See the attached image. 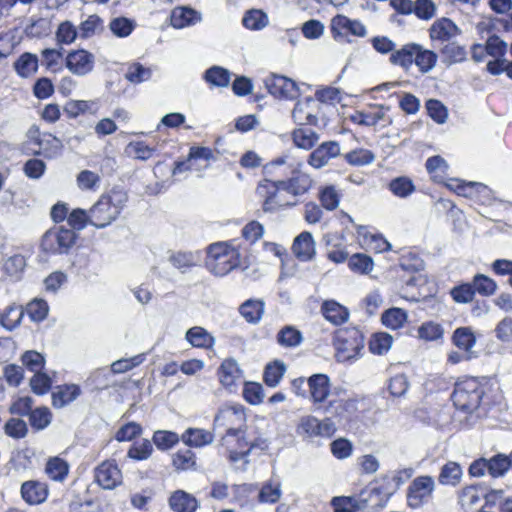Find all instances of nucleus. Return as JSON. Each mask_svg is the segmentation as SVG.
Returning a JSON list of instances; mask_svg holds the SVG:
<instances>
[{
  "label": "nucleus",
  "instance_id": "nucleus-1",
  "mask_svg": "<svg viewBox=\"0 0 512 512\" xmlns=\"http://www.w3.org/2000/svg\"><path fill=\"white\" fill-rule=\"evenodd\" d=\"M263 419L246 424V414L241 405L225 406L219 409L214 418L215 428H225L221 446L225 447L228 458L235 463L249 455L254 449L266 450L268 441L259 426Z\"/></svg>",
  "mask_w": 512,
  "mask_h": 512
},
{
  "label": "nucleus",
  "instance_id": "nucleus-2",
  "mask_svg": "<svg viewBox=\"0 0 512 512\" xmlns=\"http://www.w3.org/2000/svg\"><path fill=\"white\" fill-rule=\"evenodd\" d=\"M127 200L128 196L124 190L113 188L90 208L89 224L96 228L107 227L118 218Z\"/></svg>",
  "mask_w": 512,
  "mask_h": 512
},
{
  "label": "nucleus",
  "instance_id": "nucleus-3",
  "mask_svg": "<svg viewBox=\"0 0 512 512\" xmlns=\"http://www.w3.org/2000/svg\"><path fill=\"white\" fill-rule=\"evenodd\" d=\"M437 59L438 56L434 51L411 42L403 45L396 54L389 57V62L405 71H408L415 64L421 73L426 74L436 66Z\"/></svg>",
  "mask_w": 512,
  "mask_h": 512
},
{
  "label": "nucleus",
  "instance_id": "nucleus-4",
  "mask_svg": "<svg viewBox=\"0 0 512 512\" xmlns=\"http://www.w3.org/2000/svg\"><path fill=\"white\" fill-rule=\"evenodd\" d=\"M241 254L231 242H216L208 246L206 267L215 276H225L240 265Z\"/></svg>",
  "mask_w": 512,
  "mask_h": 512
},
{
  "label": "nucleus",
  "instance_id": "nucleus-5",
  "mask_svg": "<svg viewBox=\"0 0 512 512\" xmlns=\"http://www.w3.org/2000/svg\"><path fill=\"white\" fill-rule=\"evenodd\" d=\"M334 346L338 362L356 360L364 348V336L357 328L341 329L334 337Z\"/></svg>",
  "mask_w": 512,
  "mask_h": 512
},
{
  "label": "nucleus",
  "instance_id": "nucleus-6",
  "mask_svg": "<svg viewBox=\"0 0 512 512\" xmlns=\"http://www.w3.org/2000/svg\"><path fill=\"white\" fill-rule=\"evenodd\" d=\"M483 395L480 382L475 378H466L456 383L452 401L458 410L471 413L479 407Z\"/></svg>",
  "mask_w": 512,
  "mask_h": 512
},
{
  "label": "nucleus",
  "instance_id": "nucleus-7",
  "mask_svg": "<svg viewBox=\"0 0 512 512\" xmlns=\"http://www.w3.org/2000/svg\"><path fill=\"white\" fill-rule=\"evenodd\" d=\"M77 235L75 231L62 226L53 227L45 232L41 248L49 254H66L74 246Z\"/></svg>",
  "mask_w": 512,
  "mask_h": 512
},
{
  "label": "nucleus",
  "instance_id": "nucleus-8",
  "mask_svg": "<svg viewBox=\"0 0 512 512\" xmlns=\"http://www.w3.org/2000/svg\"><path fill=\"white\" fill-rule=\"evenodd\" d=\"M435 488V480L430 475L414 478L407 488V505L413 509L424 506L433 498Z\"/></svg>",
  "mask_w": 512,
  "mask_h": 512
},
{
  "label": "nucleus",
  "instance_id": "nucleus-9",
  "mask_svg": "<svg viewBox=\"0 0 512 512\" xmlns=\"http://www.w3.org/2000/svg\"><path fill=\"white\" fill-rule=\"evenodd\" d=\"M281 190L279 182L264 180L256 188V194L263 199L262 209L266 213H273L286 207H293L298 204V200L293 202H283L278 197V191Z\"/></svg>",
  "mask_w": 512,
  "mask_h": 512
},
{
  "label": "nucleus",
  "instance_id": "nucleus-10",
  "mask_svg": "<svg viewBox=\"0 0 512 512\" xmlns=\"http://www.w3.org/2000/svg\"><path fill=\"white\" fill-rule=\"evenodd\" d=\"M335 431V425L329 418L320 421L311 415L301 417L296 427L297 434L307 438L331 437Z\"/></svg>",
  "mask_w": 512,
  "mask_h": 512
},
{
  "label": "nucleus",
  "instance_id": "nucleus-11",
  "mask_svg": "<svg viewBox=\"0 0 512 512\" xmlns=\"http://www.w3.org/2000/svg\"><path fill=\"white\" fill-rule=\"evenodd\" d=\"M268 92L278 99L293 100L300 94L295 81L278 74H270L264 80Z\"/></svg>",
  "mask_w": 512,
  "mask_h": 512
},
{
  "label": "nucleus",
  "instance_id": "nucleus-12",
  "mask_svg": "<svg viewBox=\"0 0 512 512\" xmlns=\"http://www.w3.org/2000/svg\"><path fill=\"white\" fill-rule=\"evenodd\" d=\"M66 68L76 76H86L95 66V56L85 49L70 51L65 58Z\"/></svg>",
  "mask_w": 512,
  "mask_h": 512
},
{
  "label": "nucleus",
  "instance_id": "nucleus-13",
  "mask_svg": "<svg viewBox=\"0 0 512 512\" xmlns=\"http://www.w3.org/2000/svg\"><path fill=\"white\" fill-rule=\"evenodd\" d=\"M341 153L340 145L336 141H326L313 150L307 159V163L314 169H321L328 165L330 160Z\"/></svg>",
  "mask_w": 512,
  "mask_h": 512
},
{
  "label": "nucleus",
  "instance_id": "nucleus-14",
  "mask_svg": "<svg viewBox=\"0 0 512 512\" xmlns=\"http://www.w3.org/2000/svg\"><path fill=\"white\" fill-rule=\"evenodd\" d=\"M330 26L334 36L351 34L357 37H365L367 34V29L361 21L350 19L342 14L334 16Z\"/></svg>",
  "mask_w": 512,
  "mask_h": 512
},
{
  "label": "nucleus",
  "instance_id": "nucleus-15",
  "mask_svg": "<svg viewBox=\"0 0 512 512\" xmlns=\"http://www.w3.org/2000/svg\"><path fill=\"white\" fill-rule=\"evenodd\" d=\"M278 182L281 190L292 195L298 201L299 197L308 193L314 184L312 177L303 172H297L291 178Z\"/></svg>",
  "mask_w": 512,
  "mask_h": 512
},
{
  "label": "nucleus",
  "instance_id": "nucleus-16",
  "mask_svg": "<svg viewBox=\"0 0 512 512\" xmlns=\"http://www.w3.org/2000/svg\"><path fill=\"white\" fill-rule=\"evenodd\" d=\"M95 479L104 489H113L122 481V473L112 461H104L95 470Z\"/></svg>",
  "mask_w": 512,
  "mask_h": 512
},
{
  "label": "nucleus",
  "instance_id": "nucleus-17",
  "mask_svg": "<svg viewBox=\"0 0 512 512\" xmlns=\"http://www.w3.org/2000/svg\"><path fill=\"white\" fill-rule=\"evenodd\" d=\"M316 101L312 97L298 100L292 110V118L298 125H316Z\"/></svg>",
  "mask_w": 512,
  "mask_h": 512
},
{
  "label": "nucleus",
  "instance_id": "nucleus-18",
  "mask_svg": "<svg viewBox=\"0 0 512 512\" xmlns=\"http://www.w3.org/2000/svg\"><path fill=\"white\" fill-rule=\"evenodd\" d=\"M309 397L314 404L323 403L330 394V379L325 374H314L307 379Z\"/></svg>",
  "mask_w": 512,
  "mask_h": 512
},
{
  "label": "nucleus",
  "instance_id": "nucleus-19",
  "mask_svg": "<svg viewBox=\"0 0 512 512\" xmlns=\"http://www.w3.org/2000/svg\"><path fill=\"white\" fill-rule=\"evenodd\" d=\"M292 251L301 261H309L315 255V242L310 232L300 233L293 242Z\"/></svg>",
  "mask_w": 512,
  "mask_h": 512
},
{
  "label": "nucleus",
  "instance_id": "nucleus-20",
  "mask_svg": "<svg viewBox=\"0 0 512 512\" xmlns=\"http://www.w3.org/2000/svg\"><path fill=\"white\" fill-rule=\"evenodd\" d=\"M23 500L30 505L44 502L48 496L47 485L38 481H26L21 486Z\"/></svg>",
  "mask_w": 512,
  "mask_h": 512
},
{
  "label": "nucleus",
  "instance_id": "nucleus-21",
  "mask_svg": "<svg viewBox=\"0 0 512 512\" xmlns=\"http://www.w3.org/2000/svg\"><path fill=\"white\" fill-rule=\"evenodd\" d=\"M432 40L449 41L460 34L459 28L448 18L436 20L429 30Z\"/></svg>",
  "mask_w": 512,
  "mask_h": 512
},
{
  "label": "nucleus",
  "instance_id": "nucleus-22",
  "mask_svg": "<svg viewBox=\"0 0 512 512\" xmlns=\"http://www.w3.org/2000/svg\"><path fill=\"white\" fill-rule=\"evenodd\" d=\"M200 21L201 14L189 7H175L171 12V25L177 29L195 25Z\"/></svg>",
  "mask_w": 512,
  "mask_h": 512
},
{
  "label": "nucleus",
  "instance_id": "nucleus-23",
  "mask_svg": "<svg viewBox=\"0 0 512 512\" xmlns=\"http://www.w3.org/2000/svg\"><path fill=\"white\" fill-rule=\"evenodd\" d=\"M214 434L202 428H188L181 435V441L189 447L201 448L211 444Z\"/></svg>",
  "mask_w": 512,
  "mask_h": 512
},
{
  "label": "nucleus",
  "instance_id": "nucleus-24",
  "mask_svg": "<svg viewBox=\"0 0 512 512\" xmlns=\"http://www.w3.org/2000/svg\"><path fill=\"white\" fill-rule=\"evenodd\" d=\"M169 505L175 512H195L199 507L198 500L184 490H177L169 498Z\"/></svg>",
  "mask_w": 512,
  "mask_h": 512
},
{
  "label": "nucleus",
  "instance_id": "nucleus-25",
  "mask_svg": "<svg viewBox=\"0 0 512 512\" xmlns=\"http://www.w3.org/2000/svg\"><path fill=\"white\" fill-rule=\"evenodd\" d=\"M321 312L325 319L334 325H341L349 318L348 309L334 300L324 301Z\"/></svg>",
  "mask_w": 512,
  "mask_h": 512
},
{
  "label": "nucleus",
  "instance_id": "nucleus-26",
  "mask_svg": "<svg viewBox=\"0 0 512 512\" xmlns=\"http://www.w3.org/2000/svg\"><path fill=\"white\" fill-rule=\"evenodd\" d=\"M463 477V470L459 463L448 461L444 464L438 475V482L444 486L455 487L460 484Z\"/></svg>",
  "mask_w": 512,
  "mask_h": 512
},
{
  "label": "nucleus",
  "instance_id": "nucleus-27",
  "mask_svg": "<svg viewBox=\"0 0 512 512\" xmlns=\"http://www.w3.org/2000/svg\"><path fill=\"white\" fill-rule=\"evenodd\" d=\"M70 470V465L59 456L48 458L45 465V474L47 477L56 482H63Z\"/></svg>",
  "mask_w": 512,
  "mask_h": 512
},
{
  "label": "nucleus",
  "instance_id": "nucleus-28",
  "mask_svg": "<svg viewBox=\"0 0 512 512\" xmlns=\"http://www.w3.org/2000/svg\"><path fill=\"white\" fill-rule=\"evenodd\" d=\"M185 339L196 348L209 349L215 344V338L201 326L188 329L185 333Z\"/></svg>",
  "mask_w": 512,
  "mask_h": 512
},
{
  "label": "nucleus",
  "instance_id": "nucleus-29",
  "mask_svg": "<svg viewBox=\"0 0 512 512\" xmlns=\"http://www.w3.org/2000/svg\"><path fill=\"white\" fill-rule=\"evenodd\" d=\"M265 309V303L261 299H248L239 307L241 316L251 324L260 322Z\"/></svg>",
  "mask_w": 512,
  "mask_h": 512
},
{
  "label": "nucleus",
  "instance_id": "nucleus-30",
  "mask_svg": "<svg viewBox=\"0 0 512 512\" xmlns=\"http://www.w3.org/2000/svg\"><path fill=\"white\" fill-rule=\"evenodd\" d=\"M99 109L97 100H69L64 106V112L69 118H76L81 114H96Z\"/></svg>",
  "mask_w": 512,
  "mask_h": 512
},
{
  "label": "nucleus",
  "instance_id": "nucleus-31",
  "mask_svg": "<svg viewBox=\"0 0 512 512\" xmlns=\"http://www.w3.org/2000/svg\"><path fill=\"white\" fill-rule=\"evenodd\" d=\"M241 378V370L234 359H226L219 368V379L223 386L233 387Z\"/></svg>",
  "mask_w": 512,
  "mask_h": 512
},
{
  "label": "nucleus",
  "instance_id": "nucleus-32",
  "mask_svg": "<svg viewBox=\"0 0 512 512\" xmlns=\"http://www.w3.org/2000/svg\"><path fill=\"white\" fill-rule=\"evenodd\" d=\"M388 108L383 105H379L373 111L363 112L356 111L350 116L353 123L362 126H375L385 118V114Z\"/></svg>",
  "mask_w": 512,
  "mask_h": 512
},
{
  "label": "nucleus",
  "instance_id": "nucleus-33",
  "mask_svg": "<svg viewBox=\"0 0 512 512\" xmlns=\"http://www.w3.org/2000/svg\"><path fill=\"white\" fill-rule=\"evenodd\" d=\"M80 395V388L75 384L63 385L52 394V403L56 408H62L73 402Z\"/></svg>",
  "mask_w": 512,
  "mask_h": 512
},
{
  "label": "nucleus",
  "instance_id": "nucleus-34",
  "mask_svg": "<svg viewBox=\"0 0 512 512\" xmlns=\"http://www.w3.org/2000/svg\"><path fill=\"white\" fill-rule=\"evenodd\" d=\"M452 341L459 349L469 353L476 344V337L471 327H459L453 332Z\"/></svg>",
  "mask_w": 512,
  "mask_h": 512
},
{
  "label": "nucleus",
  "instance_id": "nucleus-35",
  "mask_svg": "<svg viewBox=\"0 0 512 512\" xmlns=\"http://www.w3.org/2000/svg\"><path fill=\"white\" fill-rule=\"evenodd\" d=\"M199 260V255L197 252H183L178 251L174 252L169 256V262L173 267L180 270L181 272H185L187 269L195 266Z\"/></svg>",
  "mask_w": 512,
  "mask_h": 512
},
{
  "label": "nucleus",
  "instance_id": "nucleus-36",
  "mask_svg": "<svg viewBox=\"0 0 512 512\" xmlns=\"http://www.w3.org/2000/svg\"><path fill=\"white\" fill-rule=\"evenodd\" d=\"M302 341L303 336L301 331L291 325L283 327L277 334V342L283 347H297Z\"/></svg>",
  "mask_w": 512,
  "mask_h": 512
},
{
  "label": "nucleus",
  "instance_id": "nucleus-37",
  "mask_svg": "<svg viewBox=\"0 0 512 512\" xmlns=\"http://www.w3.org/2000/svg\"><path fill=\"white\" fill-rule=\"evenodd\" d=\"M25 266V257L21 254H14L12 256L6 257L3 260L2 269L7 274V276L14 278L15 280H19Z\"/></svg>",
  "mask_w": 512,
  "mask_h": 512
},
{
  "label": "nucleus",
  "instance_id": "nucleus-38",
  "mask_svg": "<svg viewBox=\"0 0 512 512\" xmlns=\"http://www.w3.org/2000/svg\"><path fill=\"white\" fill-rule=\"evenodd\" d=\"M172 465L177 471L196 470V455L189 449L178 450L173 454Z\"/></svg>",
  "mask_w": 512,
  "mask_h": 512
},
{
  "label": "nucleus",
  "instance_id": "nucleus-39",
  "mask_svg": "<svg viewBox=\"0 0 512 512\" xmlns=\"http://www.w3.org/2000/svg\"><path fill=\"white\" fill-rule=\"evenodd\" d=\"M14 68L21 77H29L38 69V58L34 54L24 53L14 63Z\"/></svg>",
  "mask_w": 512,
  "mask_h": 512
},
{
  "label": "nucleus",
  "instance_id": "nucleus-40",
  "mask_svg": "<svg viewBox=\"0 0 512 512\" xmlns=\"http://www.w3.org/2000/svg\"><path fill=\"white\" fill-rule=\"evenodd\" d=\"M294 144L302 149H311L319 140V135L307 128L295 129L292 133Z\"/></svg>",
  "mask_w": 512,
  "mask_h": 512
},
{
  "label": "nucleus",
  "instance_id": "nucleus-41",
  "mask_svg": "<svg viewBox=\"0 0 512 512\" xmlns=\"http://www.w3.org/2000/svg\"><path fill=\"white\" fill-rule=\"evenodd\" d=\"M407 312L401 308H390L381 317L382 323L387 328L396 330L401 328L407 321Z\"/></svg>",
  "mask_w": 512,
  "mask_h": 512
},
{
  "label": "nucleus",
  "instance_id": "nucleus-42",
  "mask_svg": "<svg viewBox=\"0 0 512 512\" xmlns=\"http://www.w3.org/2000/svg\"><path fill=\"white\" fill-rule=\"evenodd\" d=\"M512 459L504 454H497L488 459V475L502 477L510 468Z\"/></svg>",
  "mask_w": 512,
  "mask_h": 512
},
{
  "label": "nucleus",
  "instance_id": "nucleus-43",
  "mask_svg": "<svg viewBox=\"0 0 512 512\" xmlns=\"http://www.w3.org/2000/svg\"><path fill=\"white\" fill-rule=\"evenodd\" d=\"M281 495V483L278 480H270L260 489L258 500L261 503L274 504L279 501Z\"/></svg>",
  "mask_w": 512,
  "mask_h": 512
},
{
  "label": "nucleus",
  "instance_id": "nucleus-44",
  "mask_svg": "<svg viewBox=\"0 0 512 512\" xmlns=\"http://www.w3.org/2000/svg\"><path fill=\"white\" fill-rule=\"evenodd\" d=\"M206 82L217 87H227L231 80V73L220 66H213L204 74Z\"/></svg>",
  "mask_w": 512,
  "mask_h": 512
},
{
  "label": "nucleus",
  "instance_id": "nucleus-45",
  "mask_svg": "<svg viewBox=\"0 0 512 512\" xmlns=\"http://www.w3.org/2000/svg\"><path fill=\"white\" fill-rule=\"evenodd\" d=\"M242 24L250 30H261L267 26L268 16L262 10L251 9L244 14Z\"/></svg>",
  "mask_w": 512,
  "mask_h": 512
},
{
  "label": "nucleus",
  "instance_id": "nucleus-46",
  "mask_svg": "<svg viewBox=\"0 0 512 512\" xmlns=\"http://www.w3.org/2000/svg\"><path fill=\"white\" fill-rule=\"evenodd\" d=\"M348 267L355 273L368 274L373 270L374 262L369 255L356 253L348 259Z\"/></svg>",
  "mask_w": 512,
  "mask_h": 512
},
{
  "label": "nucleus",
  "instance_id": "nucleus-47",
  "mask_svg": "<svg viewBox=\"0 0 512 512\" xmlns=\"http://www.w3.org/2000/svg\"><path fill=\"white\" fill-rule=\"evenodd\" d=\"M152 440L159 450L166 451L178 444L181 436L172 431L158 430L154 432Z\"/></svg>",
  "mask_w": 512,
  "mask_h": 512
},
{
  "label": "nucleus",
  "instance_id": "nucleus-48",
  "mask_svg": "<svg viewBox=\"0 0 512 512\" xmlns=\"http://www.w3.org/2000/svg\"><path fill=\"white\" fill-rule=\"evenodd\" d=\"M389 190L399 198H406L415 191V185L408 177H397L390 181Z\"/></svg>",
  "mask_w": 512,
  "mask_h": 512
},
{
  "label": "nucleus",
  "instance_id": "nucleus-49",
  "mask_svg": "<svg viewBox=\"0 0 512 512\" xmlns=\"http://www.w3.org/2000/svg\"><path fill=\"white\" fill-rule=\"evenodd\" d=\"M425 166L428 173L438 182L443 180L449 169L446 160L439 155L428 158Z\"/></svg>",
  "mask_w": 512,
  "mask_h": 512
},
{
  "label": "nucleus",
  "instance_id": "nucleus-50",
  "mask_svg": "<svg viewBox=\"0 0 512 512\" xmlns=\"http://www.w3.org/2000/svg\"><path fill=\"white\" fill-rule=\"evenodd\" d=\"M332 505L334 512H356L365 507V501L357 497H335Z\"/></svg>",
  "mask_w": 512,
  "mask_h": 512
},
{
  "label": "nucleus",
  "instance_id": "nucleus-51",
  "mask_svg": "<svg viewBox=\"0 0 512 512\" xmlns=\"http://www.w3.org/2000/svg\"><path fill=\"white\" fill-rule=\"evenodd\" d=\"M340 197V193L333 185L325 186L319 191L321 205L329 211H333L339 206Z\"/></svg>",
  "mask_w": 512,
  "mask_h": 512
},
{
  "label": "nucleus",
  "instance_id": "nucleus-52",
  "mask_svg": "<svg viewBox=\"0 0 512 512\" xmlns=\"http://www.w3.org/2000/svg\"><path fill=\"white\" fill-rule=\"evenodd\" d=\"M285 371L286 367L281 361L268 364L264 371V382L269 387H276L284 376Z\"/></svg>",
  "mask_w": 512,
  "mask_h": 512
},
{
  "label": "nucleus",
  "instance_id": "nucleus-53",
  "mask_svg": "<svg viewBox=\"0 0 512 512\" xmlns=\"http://www.w3.org/2000/svg\"><path fill=\"white\" fill-rule=\"evenodd\" d=\"M151 76V69L144 67L142 64L138 62L130 64L125 73V78L133 84H139L144 81H147L151 78Z\"/></svg>",
  "mask_w": 512,
  "mask_h": 512
},
{
  "label": "nucleus",
  "instance_id": "nucleus-54",
  "mask_svg": "<svg viewBox=\"0 0 512 512\" xmlns=\"http://www.w3.org/2000/svg\"><path fill=\"white\" fill-rule=\"evenodd\" d=\"M393 338L388 333H376L369 341V350L373 354L383 355L392 346Z\"/></svg>",
  "mask_w": 512,
  "mask_h": 512
},
{
  "label": "nucleus",
  "instance_id": "nucleus-55",
  "mask_svg": "<svg viewBox=\"0 0 512 512\" xmlns=\"http://www.w3.org/2000/svg\"><path fill=\"white\" fill-rule=\"evenodd\" d=\"M135 27L136 23L133 20L125 17H116L109 23L111 32L119 38L129 36Z\"/></svg>",
  "mask_w": 512,
  "mask_h": 512
},
{
  "label": "nucleus",
  "instance_id": "nucleus-56",
  "mask_svg": "<svg viewBox=\"0 0 512 512\" xmlns=\"http://www.w3.org/2000/svg\"><path fill=\"white\" fill-rule=\"evenodd\" d=\"M22 317L23 310L15 305H10L0 316V323L7 330H13L20 324Z\"/></svg>",
  "mask_w": 512,
  "mask_h": 512
},
{
  "label": "nucleus",
  "instance_id": "nucleus-57",
  "mask_svg": "<svg viewBox=\"0 0 512 512\" xmlns=\"http://www.w3.org/2000/svg\"><path fill=\"white\" fill-rule=\"evenodd\" d=\"M78 35V30L70 21L59 24L55 36L58 44L69 45L73 43Z\"/></svg>",
  "mask_w": 512,
  "mask_h": 512
},
{
  "label": "nucleus",
  "instance_id": "nucleus-58",
  "mask_svg": "<svg viewBox=\"0 0 512 512\" xmlns=\"http://www.w3.org/2000/svg\"><path fill=\"white\" fill-rule=\"evenodd\" d=\"M154 151L155 149L153 147H150L143 141L130 142L125 149L128 156L139 160L150 159L153 156Z\"/></svg>",
  "mask_w": 512,
  "mask_h": 512
},
{
  "label": "nucleus",
  "instance_id": "nucleus-59",
  "mask_svg": "<svg viewBox=\"0 0 512 512\" xmlns=\"http://www.w3.org/2000/svg\"><path fill=\"white\" fill-rule=\"evenodd\" d=\"M417 332L419 338L425 341H435L442 338L444 329L439 323L428 321L421 324Z\"/></svg>",
  "mask_w": 512,
  "mask_h": 512
},
{
  "label": "nucleus",
  "instance_id": "nucleus-60",
  "mask_svg": "<svg viewBox=\"0 0 512 512\" xmlns=\"http://www.w3.org/2000/svg\"><path fill=\"white\" fill-rule=\"evenodd\" d=\"M49 307L45 300L34 299L27 304L26 312L28 316L34 322H40L44 320L48 315Z\"/></svg>",
  "mask_w": 512,
  "mask_h": 512
},
{
  "label": "nucleus",
  "instance_id": "nucleus-61",
  "mask_svg": "<svg viewBox=\"0 0 512 512\" xmlns=\"http://www.w3.org/2000/svg\"><path fill=\"white\" fill-rule=\"evenodd\" d=\"M459 504L464 510H470L479 503L481 495L476 486H467L459 492Z\"/></svg>",
  "mask_w": 512,
  "mask_h": 512
},
{
  "label": "nucleus",
  "instance_id": "nucleus-62",
  "mask_svg": "<svg viewBox=\"0 0 512 512\" xmlns=\"http://www.w3.org/2000/svg\"><path fill=\"white\" fill-rule=\"evenodd\" d=\"M51 418V412L46 407L32 410L29 414L30 424L36 430L45 429L51 423Z\"/></svg>",
  "mask_w": 512,
  "mask_h": 512
},
{
  "label": "nucleus",
  "instance_id": "nucleus-63",
  "mask_svg": "<svg viewBox=\"0 0 512 512\" xmlns=\"http://www.w3.org/2000/svg\"><path fill=\"white\" fill-rule=\"evenodd\" d=\"M153 452V446L151 442L147 439H143L140 442L134 443L131 448L128 450V457L134 460H146L148 459Z\"/></svg>",
  "mask_w": 512,
  "mask_h": 512
},
{
  "label": "nucleus",
  "instance_id": "nucleus-64",
  "mask_svg": "<svg viewBox=\"0 0 512 512\" xmlns=\"http://www.w3.org/2000/svg\"><path fill=\"white\" fill-rule=\"evenodd\" d=\"M241 235L247 242L254 244L263 237L264 226L260 222L252 220L242 228Z\"/></svg>",
  "mask_w": 512,
  "mask_h": 512
}]
</instances>
